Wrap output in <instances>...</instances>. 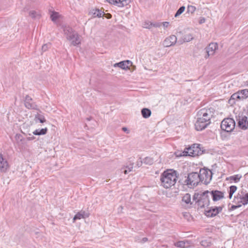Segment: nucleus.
I'll return each mask as SVG.
<instances>
[{"instance_id": "1", "label": "nucleus", "mask_w": 248, "mask_h": 248, "mask_svg": "<svg viewBox=\"0 0 248 248\" xmlns=\"http://www.w3.org/2000/svg\"><path fill=\"white\" fill-rule=\"evenodd\" d=\"M214 114L213 108H203L197 113V119L195 124V128L198 131L205 129L210 123L211 119Z\"/></svg>"}, {"instance_id": "2", "label": "nucleus", "mask_w": 248, "mask_h": 248, "mask_svg": "<svg viewBox=\"0 0 248 248\" xmlns=\"http://www.w3.org/2000/svg\"><path fill=\"white\" fill-rule=\"evenodd\" d=\"M177 171L173 170H167L160 175L161 186L165 188H170L176 184L178 177Z\"/></svg>"}, {"instance_id": "3", "label": "nucleus", "mask_w": 248, "mask_h": 248, "mask_svg": "<svg viewBox=\"0 0 248 248\" xmlns=\"http://www.w3.org/2000/svg\"><path fill=\"white\" fill-rule=\"evenodd\" d=\"M210 193L208 190L203 192L195 193L193 196V200L195 201L200 208H203L209 205L210 203Z\"/></svg>"}, {"instance_id": "4", "label": "nucleus", "mask_w": 248, "mask_h": 248, "mask_svg": "<svg viewBox=\"0 0 248 248\" xmlns=\"http://www.w3.org/2000/svg\"><path fill=\"white\" fill-rule=\"evenodd\" d=\"M233 202L234 204L246 205L248 204V191L244 189L238 190L237 194L234 196Z\"/></svg>"}, {"instance_id": "5", "label": "nucleus", "mask_w": 248, "mask_h": 248, "mask_svg": "<svg viewBox=\"0 0 248 248\" xmlns=\"http://www.w3.org/2000/svg\"><path fill=\"white\" fill-rule=\"evenodd\" d=\"M199 173L191 172L188 174L185 182L190 188L196 186L200 183V178Z\"/></svg>"}, {"instance_id": "6", "label": "nucleus", "mask_w": 248, "mask_h": 248, "mask_svg": "<svg viewBox=\"0 0 248 248\" xmlns=\"http://www.w3.org/2000/svg\"><path fill=\"white\" fill-rule=\"evenodd\" d=\"M200 178V182L207 185L211 181L212 178V172L207 169H201L199 173Z\"/></svg>"}, {"instance_id": "7", "label": "nucleus", "mask_w": 248, "mask_h": 248, "mask_svg": "<svg viewBox=\"0 0 248 248\" xmlns=\"http://www.w3.org/2000/svg\"><path fill=\"white\" fill-rule=\"evenodd\" d=\"M235 126V122L232 118H227L224 119L221 123L220 127L222 130L227 132L233 131Z\"/></svg>"}, {"instance_id": "8", "label": "nucleus", "mask_w": 248, "mask_h": 248, "mask_svg": "<svg viewBox=\"0 0 248 248\" xmlns=\"http://www.w3.org/2000/svg\"><path fill=\"white\" fill-rule=\"evenodd\" d=\"M200 145L198 144H194L192 146L186 149V155L189 156H195L202 154V151L200 147Z\"/></svg>"}, {"instance_id": "9", "label": "nucleus", "mask_w": 248, "mask_h": 248, "mask_svg": "<svg viewBox=\"0 0 248 248\" xmlns=\"http://www.w3.org/2000/svg\"><path fill=\"white\" fill-rule=\"evenodd\" d=\"M218 48V45L217 43H211L205 48L206 55L204 56L205 59H208L210 56H213L216 51Z\"/></svg>"}, {"instance_id": "10", "label": "nucleus", "mask_w": 248, "mask_h": 248, "mask_svg": "<svg viewBox=\"0 0 248 248\" xmlns=\"http://www.w3.org/2000/svg\"><path fill=\"white\" fill-rule=\"evenodd\" d=\"M177 40L176 36L174 35H170L164 40L163 45L166 47L174 46L176 44Z\"/></svg>"}, {"instance_id": "11", "label": "nucleus", "mask_w": 248, "mask_h": 248, "mask_svg": "<svg viewBox=\"0 0 248 248\" xmlns=\"http://www.w3.org/2000/svg\"><path fill=\"white\" fill-rule=\"evenodd\" d=\"M222 207H212L208 210L205 211V214L208 217H213L216 216L222 211Z\"/></svg>"}, {"instance_id": "12", "label": "nucleus", "mask_w": 248, "mask_h": 248, "mask_svg": "<svg viewBox=\"0 0 248 248\" xmlns=\"http://www.w3.org/2000/svg\"><path fill=\"white\" fill-rule=\"evenodd\" d=\"M210 197H212L214 201H217L222 199L224 197V193L223 192L215 190L209 191Z\"/></svg>"}, {"instance_id": "13", "label": "nucleus", "mask_w": 248, "mask_h": 248, "mask_svg": "<svg viewBox=\"0 0 248 248\" xmlns=\"http://www.w3.org/2000/svg\"><path fill=\"white\" fill-rule=\"evenodd\" d=\"M110 4H114L119 7H123L124 6L128 5L130 0H106Z\"/></svg>"}, {"instance_id": "14", "label": "nucleus", "mask_w": 248, "mask_h": 248, "mask_svg": "<svg viewBox=\"0 0 248 248\" xmlns=\"http://www.w3.org/2000/svg\"><path fill=\"white\" fill-rule=\"evenodd\" d=\"M25 106L28 109H36L37 105L33 102L32 98L29 95H26L25 99Z\"/></svg>"}, {"instance_id": "15", "label": "nucleus", "mask_w": 248, "mask_h": 248, "mask_svg": "<svg viewBox=\"0 0 248 248\" xmlns=\"http://www.w3.org/2000/svg\"><path fill=\"white\" fill-rule=\"evenodd\" d=\"M132 64V62L129 61H122L120 62L116 63L114 64V67H119L122 69L124 70H126V69H130V66H131Z\"/></svg>"}, {"instance_id": "16", "label": "nucleus", "mask_w": 248, "mask_h": 248, "mask_svg": "<svg viewBox=\"0 0 248 248\" xmlns=\"http://www.w3.org/2000/svg\"><path fill=\"white\" fill-rule=\"evenodd\" d=\"M238 126L243 129H246L248 127V120L246 116L239 117L238 122Z\"/></svg>"}, {"instance_id": "17", "label": "nucleus", "mask_w": 248, "mask_h": 248, "mask_svg": "<svg viewBox=\"0 0 248 248\" xmlns=\"http://www.w3.org/2000/svg\"><path fill=\"white\" fill-rule=\"evenodd\" d=\"M175 246L177 247L181 248H188L192 245V242L189 240H185L180 241L175 243Z\"/></svg>"}, {"instance_id": "18", "label": "nucleus", "mask_w": 248, "mask_h": 248, "mask_svg": "<svg viewBox=\"0 0 248 248\" xmlns=\"http://www.w3.org/2000/svg\"><path fill=\"white\" fill-rule=\"evenodd\" d=\"M8 168L7 161L3 157L1 154L0 155V170L2 172L6 171Z\"/></svg>"}, {"instance_id": "19", "label": "nucleus", "mask_w": 248, "mask_h": 248, "mask_svg": "<svg viewBox=\"0 0 248 248\" xmlns=\"http://www.w3.org/2000/svg\"><path fill=\"white\" fill-rule=\"evenodd\" d=\"M68 41L71 42V45L76 46L80 44V39L78 34L77 33L73 35L70 36V38H68Z\"/></svg>"}, {"instance_id": "20", "label": "nucleus", "mask_w": 248, "mask_h": 248, "mask_svg": "<svg viewBox=\"0 0 248 248\" xmlns=\"http://www.w3.org/2000/svg\"><path fill=\"white\" fill-rule=\"evenodd\" d=\"M63 32L65 36L66 39L68 40V38H70V36L71 35H73V34H75L77 32L74 31L72 28L69 26H65L63 27Z\"/></svg>"}, {"instance_id": "21", "label": "nucleus", "mask_w": 248, "mask_h": 248, "mask_svg": "<svg viewBox=\"0 0 248 248\" xmlns=\"http://www.w3.org/2000/svg\"><path fill=\"white\" fill-rule=\"evenodd\" d=\"M240 100H242L241 98H240V96L237 92L231 95L230 99L228 101V103L230 105L232 106L235 104L236 101Z\"/></svg>"}, {"instance_id": "22", "label": "nucleus", "mask_w": 248, "mask_h": 248, "mask_svg": "<svg viewBox=\"0 0 248 248\" xmlns=\"http://www.w3.org/2000/svg\"><path fill=\"white\" fill-rule=\"evenodd\" d=\"M15 140L18 146H22L27 143L26 140L20 134L16 135Z\"/></svg>"}, {"instance_id": "23", "label": "nucleus", "mask_w": 248, "mask_h": 248, "mask_svg": "<svg viewBox=\"0 0 248 248\" xmlns=\"http://www.w3.org/2000/svg\"><path fill=\"white\" fill-rule=\"evenodd\" d=\"M89 217V214L86 213L84 211H81L78 213L74 217V221L77 219H80L81 218H84Z\"/></svg>"}, {"instance_id": "24", "label": "nucleus", "mask_w": 248, "mask_h": 248, "mask_svg": "<svg viewBox=\"0 0 248 248\" xmlns=\"http://www.w3.org/2000/svg\"><path fill=\"white\" fill-rule=\"evenodd\" d=\"M102 13L103 12L98 9H93L90 12V14L93 17H100L102 16Z\"/></svg>"}, {"instance_id": "25", "label": "nucleus", "mask_w": 248, "mask_h": 248, "mask_svg": "<svg viewBox=\"0 0 248 248\" xmlns=\"http://www.w3.org/2000/svg\"><path fill=\"white\" fill-rule=\"evenodd\" d=\"M238 93L240 96L241 100H244L248 97V89H244L238 91Z\"/></svg>"}, {"instance_id": "26", "label": "nucleus", "mask_w": 248, "mask_h": 248, "mask_svg": "<svg viewBox=\"0 0 248 248\" xmlns=\"http://www.w3.org/2000/svg\"><path fill=\"white\" fill-rule=\"evenodd\" d=\"M61 17V15L59 13L52 11L50 13V18L52 21L54 22H56L58 19Z\"/></svg>"}, {"instance_id": "27", "label": "nucleus", "mask_w": 248, "mask_h": 248, "mask_svg": "<svg viewBox=\"0 0 248 248\" xmlns=\"http://www.w3.org/2000/svg\"><path fill=\"white\" fill-rule=\"evenodd\" d=\"M141 113L142 116L144 118H149L151 115V111L147 108H143L141 109Z\"/></svg>"}, {"instance_id": "28", "label": "nucleus", "mask_w": 248, "mask_h": 248, "mask_svg": "<svg viewBox=\"0 0 248 248\" xmlns=\"http://www.w3.org/2000/svg\"><path fill=\"white\" fill-rule=\"evenodd\" d=\"M242 177L241 175L237 174L233 176H231L229 178H227V180H229L231 182H234L237 183L239 181L240 179Z\"/></svg>"}, {"instance_id": "29", "label": "nucleus", "mask_w": 248, "mask_h": 248, "mask_svg": "<svg viewBox=\"0 0 248 248\" xmlns=\"http://www.w3.org/2000/svg\"><path fill=\"white\" fill-rule=\"evenodd\" d=\"M183 202H184L186 204H192L191 201V196L189 193L186 194L182 198V200Z\"/></svg>"}, {"instance_id": "30", "label": "nucleus", "mask_w": 248, "mask_h": 248, "mask_svg": "<svg viewBox=\"0 0 248 248\" xmlns=\"http://www.w3.org/2000/svg\"><path fill=\"white\" fill-rule=\"evenodd\" d=\"M237 187L235 186H232L229 187V198L231 199L233 194L236 192L237 190Z\"/></svg>"}, {"instance_id": "31", "label": "nucleus", "mask_w": 248, "mask_h": 248, "mask_svg": "<svg viewBox=\"0 0 248 248\" xmlns=\"http://www.w3.org/2000/svg\"><path fill=\"white\" fill-rule=\"evenodd\" d=\"M154 159L151 157H146L143 159V163L146 165H151L153 164Z\"/></svg>"}, {"instance_id": "32", "label": "nucleus", "mask_w": 248, "mask_h": 248, "mask_svg": "<svg viewBox=\"0 0 248 248\" xmlns=\"http://www.w3.org/2000/svg\"><path fill=\"white\" fill-rule=\"evenodd\" d=\"M193 39V37L191 34H187L184 36L183 37V42H188L191 41Z\"/></svg>"}, {"instance_id": "33", "label": "nucleus", "mask_w": 248, "mask_h": 248, "mask_svg": "<svg viewBox=\"0 0 248 248\" xmlns=\"http://www.w3.org/2000/svg\"><path fill=\"white\" fill-rule=\"evenodd\" d=\"M185 10V7L183 6L180 7L179 9L177 11L176 13L175 14L174 16L175 17H178L181 14H182Z\"/></svg>"}, {"instance_id": "34", "label": "nucleus", "mask_w": 248, "mask_h": 248, "mask_svg": "<svg viewBox=\"0 0 248 248\" xmlns=\"http://www.w3.org/2000/svg\"><path fill=\"white\" fill-rule=\"evenodd\" d=\"M35 120L36 122L38 121L41 123H43L46 122L45 117L42 115H38L37 116H35Z\"/></svg>"}, {"instance_id": "35", "label": "nucleus", "mask_w": 248, "mask_h": 248, "mask_svg": "<svg viewBox=\"0 0 248 248\" xmlns=\"http://www.w3.org/2000/svg\"><path fill=\"white\" fill-rule=\"evenodd\" d=\"M196 10V7L192 5H188L187 6V12L193 14Z\"/></svg>"}, {"instance_id": "36", "label": "nucleus", "mask_w": 248, "mask_h": 248, "mask_svg": "<svg viewBox=\"0 0 248 248\" xmlns=\"http://www.w3.org/2000/svg\"><path fill=\"white\" fill-rule=\"evenodd\" d=\"M201 245L204 248L208 247L211 245V242L207 240H203L201 242Z\"/></svg>"}, {"instance_id": "37", "label": "nucleus", "mask_w": 248, "mask_h": 248, "mask_svg": "<svg viewBox=\"0 0 248 248\" xmlns=\"http://www.w3.org/2000/svg\"><path fill=\"white\" fill-rule=\"evenodd\" d=\"M50 46H51V44H50V43L44 44L42 46V52H43L46 51L50 47Z\"/></svg>"}, {"instance_id": "38", "label": "nucleus", "mask_w": 248, "mask_h": 248, "mask_svg": "<svg viewBox=\"0 0 248 248\" xmlns=\"http://www.w3.org/2000/svg\"><path fill=\"white\" fill-rule=\"evenodd\" d=\"M143 27L146 29H151L153 27V23L150 22H145Z\"/></svg>"}, {"instance_id": "39", "label": "nucleus", "mask_w": 248, "mask_h": 248, "mask_svg": "<svg viewBox=\"0 0 248 248\" xmlns=\"http://www.w3.org/2000/svg\"><path fill=\"white\" fill-rule=\"evenodd\" d=\"M143 163V161H142V160L141 159V158L140 157V158H139V159H138V160L137 161V162H136V166H137L138 168H139V167H140L142 165V163Z\"/></svg>"}, {"instance_id": "40", "label": "nucleus", "mask_w": 248, "mask_h": 248, "mask_svg": "<svg viewBox=\"0 0 248 248\" xmlns=\"http://www.w3.org/2000/svg\"><path fill=\"white\" fill-rule=\"evenodd\" d=\"M47 131V128H43L41 130H40L39 131V135H45Z\"/></svg>"}, {"instance_id": "41", "label": "nucleus", "mask_w": 248, "mask_h": 248, "mask_svg": "<svg viewBox=\"0 0 248 248\" xmlns=\"http://www.w3.org/2000/svg\"><path fill=\"white\" fill-rule=\"evenodd\" d=\"M29 15L32 18H35L36 17V12L34 11H30Z\"/></svg>"}, {"instance_id": "42", "label": "nucleus", "mask_w": 248, "mask_h": 248, "mask_svg": "<svg viewBox=\"0 0 248 248\" xmlns=\"http://www.w3.org/2000/svg\"><path fill=\"white\" fill-rule=\"evenodd\" d=\"M242 206L241 205H239V204H235L234 205H232L231 206V209L232 210H235L238 208Z\"/></svg>"}, {"instance_id": "43", "label": "nucleus", "mask_w": 248, "mask_h": 248, "mask_svg": "<svg viewBox=\"0 0 248 248\" xmlns=\"http://www.w3.org/2000/svg\"><path fill=\"white\" fill-rule=\"evenodd\" d=\"M126 168L127 169V170H128L129 172L131 171L133 168V163L127 166Z\"/></svg>"}, {"instance_id": "44", "label": "nucleus", "mask_w": 248, "mask_h": 248, "mask_svg": "<svg viewBox=\"0 0 248 248\" xmlns=\"http://www.w3.org/2000/svg\"><path fill=\"white\" fill-rule=\"evenodd\" d=\"M163 26L164 27V29L167 28L169 27L170 23L169 22H163L162 23Z\"/></svg>"}, {"instance_id": "45", "label": "nucleus", "mask_w": 248, "mask_h": 248, "mask_svg": "<svg viewBox=\"0 0 248 248\" xmlns=\"http://www.w3.org/2000/svg\"><path fill=\"white\" fill-rule=\"evenodd\" d=\"M205 21V19L204 17H201L199 21V23L200 24H202L204 23Z\"/></svg>"}, {"instance_id": "46", "label": "nucleus", "mask_w": 248, "mask_h": 248, "mask_svg": "<svg viewBox=\"0 0 248 248\" xmlns=\"http://www.w3.org/2000/svg\"><path fill=\"white\" fill-rule=\"evenodd\" d=\"M121 170L122 172H123L125 174H127L129 172V171H128V170H126V169L124 170L123 168L121 169Z\"/></svg>"}, {"instance_id": "47", "label": "nucleus", "mask_w": 248, "mask_h": 248, "mask_svg": "<svg viewBox=\"0 0 248 248\" xmlns=\"http://www.w3.org/2000/svg\"><path fill=\"white\" fill-rule=\"evenodd\" d=\"M39 129H36L34 132H33V134L35 135H39Z\"/></svg>"}, {"instance_id": "48", "label": "nucleus", "mask_w": 248, "mask_h": 248, "mask_svg": "<svg viewBox=\"0 0 248 248\" xmlns=\"http://www.w3.org/2000/svg\"><path fill=\"white\" fill-rule=\"evenodd\" d=\"M122 130L123 131L126 132L127 133H129V130L126 127H123Z\"/></svg>"}, {"instance_id": "49", "label": "nucleus", "mask_w": 248, "mask_h": 248, "mask_svg": "<svg viewBox=\"0 0 248 248\" xmlns=\"http://www.w3.org/2000/svg\"><path fill=\"white\" fill-rule=\"evenodd\" d=\"M160 23H155V24H153V26L154 27H160Z\"/></svg>"}, {"instance_id": "50", "label": "nucleus", "mask_w": 248, "mask_h": 248, "mask_svg": "<svg viewBox=\"0 0 248 248\" xmlns=\"http://www.w3.org/2000/svg\"><path fill=\"white\" fill-rule=\"evenodd\" d=\"M147 241H148V238L146 237H144L142 239L141 242L144 243V242H147Z\"/></svg>"}, {"instance_id": "51", "label": "nucleus", "mask_w": 248, "mask_h": 248, "mask_svg": "<svg viewBox=\"0 0 248 248\" xmlns=\"http://www.w3.org/2000/svg\"><path fill=\"white\" fill-rule=\"evenodd\" d=\"M106 17L108 19H109V18H111V15L110 14H107L106 15Z\"/></svg>"}, {"instance_id": "52", "label": "nucleus", "mask_w": 248, "mask_h": 248, "mask_svg": "<svg viewBox=\"0 0 248 248\" xmlns=\"http://www.w3.org/2000/svg\"><path fill=\"white\" fill-rule=\"evenodd\" d=\"M34 139V137H28L27 138V140H32Z\"/></svg>"}, {"instance_id": "53", "label": "nucleus", "mask_w": 248, "mask_h": 248, "mask_svg": "<svg viewBox=\"0 0 248 248\" xmlns=\"http://www.w3.org/2000/svg\"><path fill=\"white\" fill-rule=\"evenodd\" d=\"M119 208H121V210H122L123 209V208L122 206H120Z\"/></svg>"}, {"instance_id": "54", "label": "nucleus", "mask_w": 248, "mask_h": 248, "mask_svg": "<svg viewBox=\"0 0 248 248\" xmlns=\"http://www.w3.org/2000/svg\"><path fill=\"white\" fill-rule=\"evenodd\" d=\"M135 69V66H134V69H133V70H134Z\"/></svg>"}, {"instance_id": "55", "label": "nucleus", "mask_w": 248, "mask_h": 248, "mask_svg": "<svg viewBox=\"0 0 248 248\" xmlns=\"http://www.w3.org/2000/svg\"><path fill=\"white\" fill-rule=\"evenodd\" d=\"M135 69V66H134V69H133V70H134Z\"/></svg>"}]
</instances>
